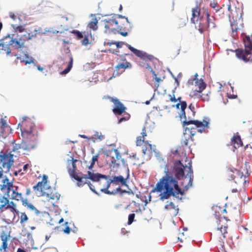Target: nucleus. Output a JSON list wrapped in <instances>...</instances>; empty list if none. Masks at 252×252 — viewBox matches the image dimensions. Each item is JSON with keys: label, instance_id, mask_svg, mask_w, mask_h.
I'll return each instance as SVG.
<instances>
[{"label": "nucleus", "instance_id": "34", "mask_svg": "<svg viewBox=\"0 0 252 252\" xmlns=\"http://www.w3.org/2000/svg\"><path fill=\"white\" fill-rule=\"evenodd\" d=\"M0 130H1L2 133H7L8 132H6V130L8 131L9 129V126L7 125L6 120L3 119H0Z\"/></svg>", "mask_w": 252, "mask_h": 252}, {"label": "nucleus", "instance_id": "41", "mask_svg": "<svg viewBox=\"0 0 252 252\" xmlns=\"http://www.w3.org/2000/svg\"><path fill=\"white\" fill-rule=\"evenodd\" d=\"M111 44H116L117 48H121L123 45H126V44H128L124 42H104V45H108L110 46Z\"/></svg>", "mask_w": 252, "mask_h": 252}, {"label": "nucleus", "instance_id": "8", "mask_svg": "<svg viewBox=\"0 0 252 252\" xmlns=\"http://www.w3.org/2000/svg\"><path fill=\"white\" fill-rule=\"evenodd\" d=\"M6 183L4 182L3 185L1 188V190L5 194V196L9 199L15 200L17 201L23 200L22 193L20 191L19 187L13 184L12 183L9 182L8 180H6Z\"/></svg>", "mask_w": 252, "mask_h": 252}, {"label": "nucleus", "instance_id": "60", "mask_svg": "<svg viewBox=\"0 0 252 252\" xmlns=\"http://www.w3.org/2000/svg\"><path fill=\"white\" fill-rule=\"evenodd\" d=\"M9 16H10V18H11L13 20H15L16 17H17L16 16H15V14L14 13H10Z\"/></svg>", "mask_w": 252, "mask_h": 252}, {"label": "nucleus", "instance_id": "61", "mask_svg": "<svg viewBox=\"0 0 252 252\" xmlns=\"http://www.w3.org/2000/svg\"><path fill=\"white\" fill-rule=\"evenodd\" d=\"M71 158L69 159H68L67 160V167L69 168V167H71Z\"/></svg>", "mask_w": 252, "mask_h": 252}, {"label": "nucleus", "instance_id": "31", "mask_svg": "<svg viewBox=\"0 0 252 252\" xmlns=\"http://www.w3.org/2000/svg\"><path fill=\"white\" fill-rule=\"evenodd\" d=\"M132 67L131 63L129 62H126L118 64L115 67V71H117V73L120 69H123L125 70L126 68H130Z\"/></svg>", "mask_w": 252, "mask_h": 252}, {"label": "nucleus", "instance_id": "64", "mask_svg": "<svg viewBox=\"0 0 252 252\" xmlns=\"http://www.w3.org/2000/svg\"><path fill=\"white\" fill-rule=\"evenodd\" d=\"M17 252H27L23 249H22L21 248H18L17 250Z\"/></svg>", "mask_w": 252, "mask_h": 252}, {"label": "nucleus", "instance_id": "53", "mask_svg": "<svg viewBox=\"0 0 252 252\" xmlns=\"http://www.w3.org/2000/svg\"><path fill=\"white\" fill-rule=\"evenodd\" d=\"M68 222H66L65 223V227L64 229H62V231H63L64 233L68 234L70 233L71 231V228L67 225Z\"/></svg>", "mask_w": 252, "mask_h": 252}, {"label": "nucleus", "instance_id": "10", "mask_svg": "<svg viewBox=\"0 0 252 252\" xmlns=\"http://www.w3.org/2000/svg\"><path fill=\"white\" fill-rule=\"evenodd\" d=\"M126 47L136 56L139 57L137 61L139 65L145 68H148L150 70V68L151 67L149 63L153 59V56L148 55L143 51L138 50L129 44H126Z\"/></svg>", "mask_w": 252, "mask_h": 252}, {"label": "nucleus", "instance_id": "18", "mask_svg": "<svg viewBox=\"0 0 252 252\" xmlns=\"http://www.w3.org/2000/svg\"><path fill=\"white\" fill-rule=\"evenodd\" d=\"M103 99H108L115 105L113 109V112L116 115H120L125 112L126 108L117 98L112 97L110 96H104Z\"/></svg>", "mask_w": 252, "mask_h": 252}, {"label": "nucleus", "instance_id": "19", "mask_svg": "<svg viewBox=\"0 0 252 252\" xmlns=\"http://www.w3.org/2000/svg\"><path fill=\"white\" fill-rule=\"evenodd\" d=\"M214 211V216L217 220V222H226L228 220L227 217L225 215L226 214V209L218 206L213 207Z\"/></svg>", "mask_w": 252, "mask_h": 252}, {"label": "nucleus", "instance_id": "1", "mask_svg": "<svg viewBox=\"0 0 252 252\" xmlns=\"http://www.w3.org/2000/svg\"><path fill=\"white\" fill-rule=\"evenodd\" d=\"M166 175L160 178L156 186L155 189L160 192L161 199H168L171 196L179 198L183 195L184 191L179 186L176 178L166 171Z\"/></svg>", "mask_w": 252, "mask_h": 252}, {"label": "nucleus", "instance_id": "62", "mask_svg": "<svg viewBox=\"0 0 252 252\" xmlns=\"http://www.w3.org/2000/svg\"><path fill=\"white\" fill-rule=\"evenodd\" d=\"M29 165L28 164H25L23 166V170L26 171Z\"/></svg>", "mask_w": 252, "mask_h": 252}, {"label": "nucleus", "instance_id": "58", "mask_svg": "<svg viewBox=\"0 0 252 252\" xmlns=\"http://www.w3.org/2000/svg\"><path fill=\"white\" fill-rule=\"evenodd\" d=\"M180 236L178 237V240H179L181 242H183L184 240L186 239V237H184V233L183 232L182 233H180Z\"/></svg>", "mask_w": 252, "mask_h": 252}, {"label": "nucleus", "instance_id": "17", "mask_svg": "<svg viewBox=\"0 0 252 252\" xmlns=\"http://www.w3.org/2000/svg\"><path fill=\"white\" fill-rule=\"evenodd\" d=\"M13 162L12 157L8 154H0V171L1 172V173L2 174L4 170L8 171L12 165Z\"/></svg>", "mask_w": 252, "mask_h": 252}, {"label": "nucleus", "instance_id": "25", "mask_svg": "<svg viewBox=\"0 0 252 252\" xmlns=\"http://www.w3.org/2000/svg\"><path fill=\"white\" fill-rule=\"evenodd\" d=\"M198 76V75L197 73H196L194 75V78L193 80H190L189 81V83L191 84H193V81H195V86L198 87V90H197V92L201 93L202 92L206 87V84L204 82L203 80L202 79H198L197 78V77Z\"/></svg>", "mask_w": 252, "mask_h": 252}, {"label": "nucleus", "instance_id": "37", "mask_svg": "<svg viewBox=\"0 0 252 252\" xmlns=\"http://www.w3.org/2000/svg\"><path fill=\"white\" fill-rule=\"evenodd\" d=\"M210 6L214 8L217 12L219 11L221 7H220L216 0H210L209 1Z\"/></svg>", "mask_w": 252, "mask_h": 252}, {"label": "nucleus", "instance_id": "36", "mask_svg": "<svg viewBox=\"0 0 252 252\" xmlns=\"http://www.w3.org/2000/svg\"><path fill=\"white\" fill-rule=\"evenodd\" d=\"M231 28L232 31V35L234 38H236V37L238 35L237 32L240 30L238 26L237 23L235 21H234L231 24Z\"/></svg>", "mask_w": 252, "mask_h": 252}, {"label": "nucleus", "instance_id": "49", "mask_svg": "<svg viewBox=\"0 0 252 252\" xmlns=\"http://www.w3.org/2000/svg\"><path fill=\"white\" fill-rule=\"evenodd\" d=\"M227 176L229 180H234L236 177L234 174V169L228 171Z\"/></svg>", "mask_w": 252, "mask_h": 252}, {"label": "nucleus", "instance_id": "40", "mask_svg": "<svg viewBox=\"0 0 252 252\" xmlns=\"http://www.w3.org/2000/svg\"><path fill=\"white\" fill-rule=\"evenodd\" d=\"M103 138V136L101 133H99L98 132H95V134L94 135V136L89 137V139L93 140L94 142L95 140H102Z\"/></svg>", "mask_w": 252, "mask_h": 252}, {"label": "nucleus", "instance_id": "28", "mask_svg": "<svg viewBox=\"0 0 252 252\" xmlns=\"http://www.w3.org/2000/svg\"><path fill=\"white\" fill-rule=\"evenodd\" d=\"M231 143L234 145V147L239 148L243 146V142L242 141L241 137L238 134L234 135L231 139Z\"/></svg>", "mask_w": 252, "mask_h": 252}, {"label": "nucleus", "instance_id": "22", "mask_svg": "<svg viewBox=\"0 0 252 252\" xmlns=\"http://www.w3.org/2000/svg\"><path fill=\"white\" fill-rule=\"evenodd\" d=\"M89 172H91V171H88L87 172V174L83 175V176L80 177L78 176V175L75 174V175L72 176L73 178H74L77 181V185L79 187H82L85 184H87L90 187V189L93 191L94 192L96 193L95 189L93 188L92 185L90 182L88 183L87 180L90 179L89 178Z\"/></svg>", "mask_w": 252, "mask_h": 252}, {"label": "nucleus", "instance_id": "47", "mask_svg": "<svg viewBox=\"0 0 252 252\" xmlns=\"http://www.w3.org/2000/svg\"><path fill=\"white\" fill-rule=\"evenodd\" d=\"M234 175L236 178H242L243 176V172H241L240 170H237L236 169H234Z\"/></svg>", "mask_w": 252, "mask_h": 252}, {"label": "nucleus", "instance_id": "11", "mask_svg": "<svg viewBox=\"0 0 252 252\" xmlns=\"http://www.w3.org/2000/svg\"><path fill=\"white\" fill-rule=\"evenodd\" d=\"M228 225L226 222H218V227L213 232V237L218 242L220 246H222L224 240L227 233Z\"/></svg>", "mask_w": 252, "mask_h": 252}, {"label": "nucleus", "instance_id": "23", "mask_svg": "<svg viewBox=\"0 0 252 252\" xmlns=\"http://www.w3.org/2000/svg\"><path fill=\"white\" fill-rule=\"evenodd\" d=\"M143 143L144 146L142 147V151L144 155H147L149 156H151L153 153H155L156 155L159 154L156 149V146L155 145H152L149 143L147 141Z\"/></svg>", "mask_w": 252, "mask_h": 252}, {"label": "nucleus", "instance_id": "42", "mask_svg": "<svg viewBox=\"0 0 252 252\" xmlns=\"http://www.w3.org/2000/svg\"><path fill=\"white\" fill-rule=\"evenodd\" d=\"M1 240L2 241V245L1 246V249L5 250L7 248V236H1Z\"/></svg>", "mask_w": 252, "mask_h": 252}, {"label": "nucleus", "instance_id": "4", "mask_svg": "<svg viewBox=\"0 0 252 252\" xmlns=\"http://www.w3.org/2000/svg\"><path fill=\"white\" fill-rule=\"evenodd\" d=\"M34 124L32 122L31 120L26 117L23 118V121L18 124V127H20V130L22 135L24 137L32 138V141L28 140L24 142L23 148L26 150H30L35 148L36 144L35 141L36 136L33 134Z\"/></svg>", "mask_w": 252, "mask_h": 252}, {"label": "nucleus", "instance_id": "44", "mask_svg": "<svg viewBox=\"0 0 252 252\" xmlns=\"http://www.w3.org/2000/svg\"><path fill=\"white\" fill-rule=\"evenodd\" d=\"M19 217H20L21 223H23L25 222H26L28 220V216L25 214V213H21V215Z\"/></svg>", "mask_w": 252, "mask_h": 252}, {"label": "nucleus", "instance_id": "7", "mask_svg": "<svg viewBox=\"0 0 252 252\" xmlns=\"http://www.w3.org/2000/svg\"><path fill=\"white\" fill-rule=\"evenodd\" d=\"M6 183L4 182L3 185L1 188V190L5 194V196L9 199L15 200L17 201L23 200L22 193L20 191L19 187L13 184L12 183L9 182L8 180H6Z\"/></svg>", "mask_w": 252, "mask_h": 252}, {"label": "nucleus", "instance_id": "20", "mask_svg": "<svg viewBox=\"0 0 252 252\" xmlns=\"http://www.w3.org/2000/svg\"><path fill=\"white\" fill-rule=\"evenodd\" d=\"M129 178L128 170L126 177L121 175L112 176L110 178L112 188L113 186L119 187L120 189L122 186H126L127 180Z\"/></svg>", "mask_w": 252, "mask_h": 252}, {"label": "nucleus", "instance_id": "29", "mask_svg": "<svg viewBox=\"0 0 252 252\" xmlns=\"http://www.w3.org/2000/svg\"><path fill=\"white\" fill-rule=\"evenodd\" d=\"M141 134L142 136H139L136 138V145L138 146H141L143 143L146 142L144 140V138L147 136V134L146 128L145 126H143Z\"/></svg>", "mask_w": 252, "mask_h": 252}, {"label": "nucleus", "instance_id": "13", "mask_svg": "<svg viewBox=\"0 0 252 252\" xmlns=\"http://www.w3.org/2000/svg\"><path fill=\"white\" fill-rule=\"evenodd\" d=\"M206 19L200 18L199 20V25L196 28L198 29L200 33H203L204 32L208 31L210 27L214 28L215 24L212 21L210 17V13L207 9L205 10Z\"/></svg>", "mask_w": 252, "mask_h": 252}, {"label": "nucleus", "instance_id": "6", "mask_svg": "<svg viewBox=\"0 0 252 252\" xmlns=\"http://www.w3.org/2000/svg\"><path fill=\"white\" fill-rule=\"evenodd\" d=\"M245 49L238 48L235 50L236 56L244 62H252V34L243 38Z\"/></svg>", "mask_w": 252, "mask_h": 252}, {"label": "nucleus", "instance_id": "35", "mask_svg": "<svg viewBox=\"0 0 252 252\" xmlns=\"http://www.w3.org/2000/svg\"><path fill=\"white\" fill-rule=\"evenodd\" d=\"M26 59H22L21 57L17 58V60H20L22 63H24L25 64H30L31 63H34V59L32 57H29L27 54L25 55Z\"/></svg>", "mask_w": 252, "mask_h": 252}, {"label": "nucleus", "instance_id": "30", "mask_svg": "<svg viewBox=\"0 0 252 252\" xmlns=\"http://www.w3.org/2000/svg\"><path fill=\"white\" fill-rule=\"evenodd\" d=\"M78 161V160L74 159V158L72 157H71V167L69 168V173L70 175V176L72 177L75 174H77V173L75 172V170L76 169V166L75 163Z\"/></svg>", "mask_w": 252, "mask_h": 252}, {"label": "nucleus", "instance_id": "15", "mask_svg": "<svg viewBox=\"0 0 252 252\" xmlns=\"http://www.w3.org/2000/svg\"><path fill=\"white\" fill-rule=\"evenodd\" d=\"M40 195L45 197L48 201L52 203L57 202L60 198V194L55 189L50 187L39 192Z\"/></svg>", "mask_w": 252, "mask_h": 252}, {"label": "nucleus", "instance_id": "33", "mask_svg": "<svg viewBox=\"0 0 252 252\" xmlns=\"http://www.w3.org/2000/svg\"><path fill=\"white\" fill-rule=\"evenodd\" d=\"M98 20L97 18L94 17L92 19V21H90L88 25V28L91 30L96 31L97 28Z\"/></svg>", "mask_w": 252, "mask_h": 252}, {"label": "nucleus", "instance_id": "3", "mask_svg": "<svg viewBox=\"0 0 252 252\" xmlns=\"http://www.w3.org/2000/svg\"><path fill=\"white\" fill-rule=\"evenodd\" d=\"M89 178L92 181L97 182L98 188L100 190L106 194H115L121 192L122 196L127 195L129 199L133 198L134 196V193L132 191L124 190L121 191V189H120L119 187L113 189L111 187V180L109 176L94 173V172H89Z\"/></svg>", "mask_w": 252, "mask_h": 252}, {"label": "nucleus", "instance_id": "57", "mask_svg": "<svg viewBox=\"0 0 252 252\" xmlns=\"http://www.w3.org/2000/svg\"><path fill=\"white\" fill-rule=\"evenodd\" d=\"M180 236L178 237V240H179L181 242H183L184 240L186 239V237H184V233L183 232L182 233H180Z\"/></svg>", "mask_w": 252, "mask_h": 252}, {"label": "nucleus", "instance_id": "24", "mask_svg": "<svg viewBox=\"0 0 252 252\" xmlns=\"http://www.w3.org/2000/svg\"><path fill=\"white\" fill-rule=\"evenodd\" d=\"M167 213L172 217L176 216L179 213V208L178 205H175L172 202H170L164 207Z\"/></svg>", "mask_w": 252, "mask_h": 252}, {"label": "nucleus", "instance_id": "48", "mask_svg": "<svg viewBox=\"0 0 252 252\" xmlns=\"http://www.w3.org/2000/svg\"><path fill=\"white\" fill-rule=\"evenodd\" d=\"M98 155L94 156L92 158V162L90 165L89 166L90 169H92L94 166L95 162L97 161Z\"/></svg>", "mask_w": 252, "mask_h": 252}, {"label": "nucleus", "instance_id": "63", "mask_svg": "<svg viewBox=\"0 0 252 252\" xmlns=\"http://www.w3.org/2000/svg\"><path fill=\"white\" fill-rule=\"evenodd\" d=\"M238 192V189H231V192L232 193H236Z\"/></svg>", "mask_w": 252, "mask_h": 252}, {"label": "nucleus", "instance_id": "51", "mask_svg": "<svg viewBox=\"0 0 252 252\" xmlns=\"http://www.w3.org/2000/svg\"><path fill=\"white\" fill-rule=\"evenodd\" d=\"M168 98H169V99L170 100V101H171L172 102H176L177 101V100H179L181 99V97H179L178 98H176L174 94H169Z\"/></svg>", "mask_w": 252, "mask_h": 252}, {"label": "nucleus", "instance_id": "16", "mask_svg": "<svg viewBox=\"0 0 252 252\" xmlns=\"http://www.w3.org/2000/svg\"><path fill=\"white\" fill-rule=\"evenodd\" d=\"M119 18L125 19V20H118V24L117 25L116 29V32L119 33L123 36L127 35V31L129 30V22L127 18H125L121 15H118Z\"/></svg>", "mask_w": 252, "mask_h": 252}, {"label": "nucleus", "instance_id": "38", "mask_svg": "<svg viewBox=\"0 0 252 252\" xmlns=\"http://www.w3.org/2000/svg\"><path fill=\"white\" fill-rule=\"evenodd\" d=\"M73 61V58L72 57V56H69V61L68 62L67 67H66V68L65 69H64L62 73L63 74H66L71 70V68L72 67Z\"/></svg>", "mask_w": 252, "mask_h": 252}, {"label": "nucleus", "instance_id": "46", "mask_svg": "<svg viewBox=\"0 0 252 252\" xmlns=\"http://www.w3.org/2000/svg\"><path fill=\"white\" fill-rule=\"evenodd\" d=\"M130 118V115L127 114H125V116L119 118L118 123L120 124L122 122L127 121Z\"/></svg>", "mask_w": 252, "mask_h": 252}, {"label": "nucleus", "instance_id": "21", "mask_svg": "<svg viewBox=\"0 0 252 252\" xmlns=\"http://www.w3.org/2000/svg\"><path fill=\"white\" fill-rule=\"evenodd\" d=\"M114 17H108L103 20V22L104 24L105 32H112L114 33L116 32L115 28L118 24V20Z\"/></svg>", "mask_w": 252, "mask_h": 252}, {"label": "nucleus", "instance_id": "59", "mask_svg": "<svg viewBox=\"0 0 252 252\" xmlns=\"http://www.w3.org/2000/svg\"><path fill=\"white\" fill-rule=\"evenodd\" d=\"M201 98L202 100L203 101H208L209 99V97L207 94H202V95H201Z\"/></svg>", "mask_w": 252, "mask_h": 252}, {"label": "nucleus", "instance_id": "27", "mask_svg": "<svg viewBox=\"0 0 252 252\" xmlns=\"http://www.w3.org/2000/svg\"><path fill=\"white\" fill-rule=\"evenodd\" d=\"M200 7L198 5L192 8V17L191 18L192 23L195 24L200 18H202L200 16Z\"/></svg>", "mask_w": 252, "mask_h": 252}, {"label": "nucleus", "instance_id": "45", "mask_svg": "<svg viewBox=\"0 0 252 252\" xmlns=\"http://www.w3.org/2000/svg\"><path fill=\"white\" fill-rule=\"evenodd\" d=\"M71 33H73L78 39H80L83 37V35L81 32L77 30H73Z\"/></svg>", "mask_w": 252, "mask_h": 252}, {"label": "nucleus", "instance_id": "43", "mask_svg": "<svg viewBox=\"0 0 252 252\" xmlns=\"http://www.w3.org/2000/svg\"><path fill=\"white\" fill-rule=\"evenodd\" d=\"M22 203L23 205L27 206L29 208H30L31 210H34L35 209L34 206L32 205L31 203H29L27 199H23L22 200Z\"/></svg>", "mask_w": 252, "mask_h": 252}, {"label": "nucleus", "instance_id": "50", "mask_svg": "<svg viewBox=\"0 0 252 252\" xmlns=\"http://www.w3.org/2000/svg\"><path fill=\"white\" fill-rule=\"evenodd\" d=\"M135 215L134 213H132L129 215L128 218V221L127 224L130 225L134 221L135 218Z\"/></svg>", "mask_w": 252, "mask_h": 252}, {"label": "nucleus", "instance_id": "12", "mask_svg": "<svg viewBox=\"0 0 252 252\" xmlns=\"http://www.w3.org/2000/svg\"><path fill=\"white\" fill-rule=\"evenodd\" d=\"M105 155L111 158L112 163L120 166L121 165L127 167V164L124 159H122L118 150L116 149H111L104 151Z\"/></svg>", "mask_w": 252, "mask_h": 252}, {"label": "nucleus", "instance_id": "9", "mask_svg": "<svg viewBox=\"0 0 252 252\" xmlns=\"http://www.w3.org/2000/svg\"><path fill=\"white\" fill-rule=\"evenodd\" d=\"M189 165L184 166L180 160L178 161L174 167V173L177 179L180 180L183 178L185 172L184 171L187 169V176L189 178V186H191L193 180V170L191 168V163L189 162Z\"/></svg>", "mask_w": 252, "mask_h": 252}, {"label": "nucleus", "instance_id": "55", "mask_svg": "<svg viewBox=\"0 0 252 252\" xmlns=\"http://www.w3.org/2000/svg\"><path fill=\"white\" fill-rule=\"evenodd\" d=\"M82 44L84 45H87L89 44V40L88 37H85L81 41Z\"/></svg>", "mask_w": 252, "mask_h": 252}, {"label": "nucleus", "instance_id": "54", "mask_svg": "<svg viewBox=\"0 0 252 252\" xmlns=\"http://www.w3.org/2000/svg\"><path fill=\"white\" fill-rule=\"evenodd\" d=\"M150 71L152 72L153 75L154 76V79L156 80L157 82H159L161 81L160 78L157 77L155 72L153 71L152 68H150Z\"/></svg>", "mask_w": 252, "mask_h": 252}, {"label": "nucleus", "instance_id": "52", "mask_svg": "<svg viewBox=\"0 0 252 252\" xmlns=\"http://www.w3.org/2000/svg\"><path fill=\"white\" fill-rule=\"evenodd\" d=\"M11 204L13 205V207H8L7 209H10L12 213H16V214L18 215L19 212L16 209V205L13 202H11Z\"/></svg>", "mask_w": 252, "mask_h": 252}, {"label": "nucleus", "instance_id": "56", "mask_svg": "<svg viewBox=\"0 0 252 252\" xmlns=\"http://www.w3.org/2000/svg\"><path fill=\"white\" fill-rule=\"evenodd\" d=\"M180 236L178 237V240H179L181 242H183L184 240L186 239V237H184V233L183 232L182 233H180Z\"/></svg>", "mask_w": 252, "mask_h": 252}, {"label": "nucleus", "instance_id": "32", "mask_svg": "<svg viewBox=\"0 0 252 252\" xmlns=\"http://www.w3.org/2000/svg\"><path fill=\"white\" fill-rule=\"evenodd\" d=\"M9 198L6 197L5 194L3 193L2 198H0V210L3 211V209H6V207L9 203Z\"/></svg>", "mask_w": 252, "mask_h": 252}, {"label": "nucleus", "instance_id": "2", "mask_svg": "<svg viewBox=\"0 0 252 252\" xmlns=\"http://www.w3.org/2000/svg\"><path fill=\"white\" fill-rule=\"evenodd\" d=\"M39 33V30H34L19 38H16L15 34H8L0 40V51L7 56L10 55L11 48L18 50L25 48V41L36 37Z\"/></svg>", "mask_w": 252, "mask_h": 252}, {"label": "nucleus", "instance_id": "5", "mask_svg": "<svg viewBox=\"0 0 252 252\" xmlns=\"http://www.w3.org/2000/svg\"><path fill=\"white\" fill-rule=\"evenodd\" d=\"M179 101L180 102L177 103L175 106L177 109H181L180 118L181 120H183V126H185L189 125H193L196 127L202 128L198 130L199 132L202 133L205 131V129L209 127V119L205 118V119H204L203 122L187 119L185 113V109L187 107V104L186 101H181V99L179 100Z\"/></svg>", "mask_w": 252, "mask_h": 252}, {"label": "nucleus", "instance_id": "14", "mask_svg": "<svg viewBox=\"0 0 252 252\" xmlns=\"http://www.w3.org/2000/svg\"><path fill=\"white\" fill-rule=\"evenodd\" d=\"M195 127H187L185 132L183 133L181 139V143L182 146L184 147H190L193 142L192 136L195 134V131H193L192 129H196L197 128L195 126ZM198 129H201V127H197ZM198 131V130H197Z\"/></svg>", "mask_w": 252, "mask_h": 252}, {"label": "nucleus", "instance_id": "26", "mask_svg": "<svg viewBox=\"0 0 252 252\" xmlns=\"http://www.w3.org/2000/svg\"><path fill=\"white\" fill-rule=\"evenodd\" d=\"M48 177L45 175H43L42 181L39 182L36 185L33 187V189L35 191H41L46 188H48L47 186Z\"/></svg>", "mask_w": 252, "mask_h": 252}, {"label": "nucleus", "instance_id": "39", "mask_svg": "<svg viewBox=\"0 0 252 252\" xmlns=\"http://www.w3.org/2000/svg\"><path fill=\"white\" fill-rule=\"evenodd\" d=\"M12 27L16 32H23L25 31V28L23 25H17L16 24L12 25Z\"/></svg>", "mask_w": 252, "mask_h": 252}]
</instances>
